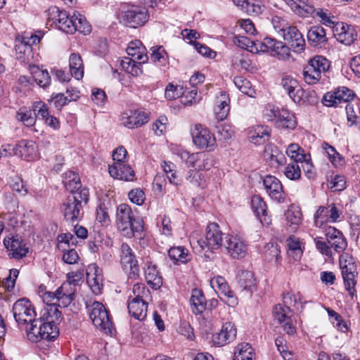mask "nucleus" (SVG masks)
I'll return each mask as SVG.
<instances>
[{
	"label": "nucleus",
	"instance_id": "61",
	"mask_svg": "<svg viewBox=\"0 0 360 360\" xmlns=\"http://www.w3.org/2000/svg\"><path fill=\"white\" fill-rule=\"evenodd\" d=\"M76 31H78L84 34H89L91 30V27L90 24L87 22L85 17L81 15L80 13H76Z\"/></svg>",
	"mask_w": 360,
	"mask_h": 360
},
{
	"label": "nucleus",
	"instance_id": "32",
	"mask_svg": "<svg viewBox=\"0 0 360 360\" xmlns=\"http://www.w3.org/2000/svg\"><path fill=\"white\" fill-rule=\"evenodd\" d=\"M251 205L254 213L263 226H269L271 219L267 214L266 205L262 198L259 195H254L252 198Z\"/></svg>",
	"mask_w": 360,
	"mask_h": 360
},
{
	"label": "nucleus",
	"instance_id": "24",
	"mask_svg": "<svg viewBox=\"0 0 360 360\" xmlns=\"http://www.w3.org/2000/svg\"><path fill=\"white\" fill-rule=\"evenodd\" d=\"M335 38L340 43L349 46L356 39L357 33L355 28L345 22H338L333 27Z\"/></svg>",
	"mask_w": 360,
	"mask_h": 360
},
{
	"label": "nucleus",
	"instance_id": "45",
	"mask_svg": "<svg viewBox=\"0 0 360 360\" xmlns=\"http://www.w3.org/2000/svg\"><path fill=\"white\" fill-rule=\"evenodd\" d=\"M254 349L249 343L243 342L237 345L233 360H255Z\"/></svg>",
	"mask_w": 360,
	"mask_h": 360
},
{
	"label": "nucleus",
	"instance_id": "18",
	"mask_svg": "<svg viewBox=\"0 0 360 360\" xmlns=\"http://www.w3.org/2000/svg\"><path fill=\"white\" fill-rule=\"evenodd\" d=\"M148 18V11L145 8L131 6L123 12L121 20L125 25L135 28L144 25Z\"/></svg>",
	"mask_w": 360,
	"mask_h": 360
},
{
	"label": "nucleus",
	"instance_id": "9",
	"mask_svg": "<svg viewBox=\"0 0 360 360\" xmlns=\"http://www.w3.org/2000/svg\"><path fill=\"white\" fill-rule=\"evenodd\" d=\"M339 264L345 288L350 294H353L352 290H354L358 274L356 262L349 253H343L340 256Z\"/></svg>",
	"mask_w": 360,
	"mask_h": 360
},
{
	"label": "nucleus",
	"instance_id": "23",
	"mask_svg": "<svg viewBox=\"0 0 360 360\" xmlns=\"http://www.w3.org/2000/svg\"><path fill=\"white\" fill-rule=\"evenodd\" d=\"M5 248L9 252L8 255L14 259H21L26 256L28 248L18 235H8L4 240Z\"/></svg>",
	"mask_w": 360,
	"mask_h": 360
},
{
	"label": "nucleus",
	"instance_id": "5",
	"mask_svg": "<svg viewBox=\"0 0 360 360\" xmlns=\"http://www.w3.org/2000/svg\"><path fill=\"white\" fill-rule=\"evenodd\" d=\"M116 225L122 234L127 238H131L136 232L143 230L141 222L135 220L131 207L127 204H121L117 207Z\"/></svg>",
	"mask_w": 360,
	"mask_h": 360
},
{
	"label": "nucleus",
	"instance_id": "7",
	"mask_svg": "<svg viewBox=\"0 0 360 360\" xmlns=\"http://www.w3.org/2000/svg\"><path fill=\"white\" fill-rule=\"evenodd\" d=\"M330 67V61L322 56H315L304 66L302 75L304 80L309 84L319 82L322 75H325Z\"/></svg>",
	"mask_w": 360,
	"mask_h": 360
},
{
	"label": "nucleus",
	"instance_id": "16",
	"mask_svg": "<svg viewBox=\"0 0 360 360\" xmlns=\"http://www.w3.org/2000/svg\"><path fill=\"white\" fill-rule=\"evenodd\" d=\"M13 313L15 320L19 326L28 325L29 321L36 316L32 304L26 298L20 299L14 303Z\"/></svg>",
	"mask_w": 360,
	"mask_h": 360
},
{
	"label": "nucleus",
	"instance_id": "26",
	"mask_svg": "<svg viewBox=\"0 0 360 360\" xmlns=\"http://www.w3.org/2000/svg\"><path fill=\"white\" fill-rule=\"evenodd\" d=\"M263 185L269 197L279 202L285 200L283 188L281 182L274 176L267 175L263 179Z\"/></svg>",
	"mask_w": 360,
	"mask_h": 360
},
{
	"label": "nucleus",
	"instance_id": "17",
	"mask_svg": "<svg viewBox=\"0 0 360 360\" xmlns=\"http://www.w3.org/2000/svg\"><path fill=\"white\" fill-rule=\"evenodd\" d=\"M120 264L124 271L127 272L131 278H136L139 274V266L136 255L127 243H122L120 247Z\"/></svg>",
	"mask_w": 360,
	"mask_h": 360
},
{
	"label": "nucleus",
	"instance_id": "42",
	"mask_svg": "<svg viewBox=\"0 0 360 360\" xmlns=\"http://www.w3.org/2000/svg\"><path fill=\"white\" fill-rule=\"evenodd\" d=\"M191 310L193 313L199 314L205 309L207 302L202 292L198 289H194L190 299Z\"/></svg>",
	"mask_w": 360,
	"mask_h": 360
},
{
	"label": "nucleus",
	"instance_id": "44",
	"mask_svg": "<svg viewBox=\"0 0 360 360\" xmlns=\"http://www.w3.org/2000/svg\"><path fill=\"white\" fill-rule=\"evenodd\" d=\"M235 5L249 15H257L262 12L259 0H233Z\"/></svg>",
	"mask_w": 360,
	"mask_h": 360
},
{
	"label": "nucleus",
	"instance_id": "2",
	"mask_svg": "<svg viewBox=\"0 0 360 360\" xmlns=\"http://www.w3.org/2000/svg\"><path fill=\"white\" fill-rule=\"evenodd\" d=\"M76 285L70 281L63 283L54 292H44L41 294L43 302L46 304L44 309L53 306L66 307L75 300Z\"/></svg>",
	"mask_w": 360,
	"mask_h": 360
},
{
	"label": "nucleus",
	"instance_id": "33",
	"mask_svg": "<svg viewBox=\"0 0 360 360\" xmlns=\"http://www.w3.org/2000/svg\"><path fill=\"white\" fill-rule=\"evenodd\" d=\"M264 158L271 167L275 168L283 165L285 161L284 155L276 146L272 144H269L265 146Z\"/></svg>",
	"mask_w": 360,
	"mask_h": 360
},
{
	"label": "nucleus",
	"instance_id": "56",
	"mask_svg": "<svg viewBox=\"0 0 360 360\" xmlns=\"http://www.w3.org/2000/svg\"><path fill=\"white\" fill-rule=\"evenodd\" d=\"M236 86L244 94L255 97V91L252 88L251 83L243 77H236L233 80Z\"/></svg>",
	"mask_w": 360,
	"mask_h": 360
},
{
	"label": "nucleus",
	"instance_id": "41",
	"mask_svg": "<svg viewBox=\"0 0 360 360\" xmlns=\"http://www.w3.org/2000/svg\"><path fill=\"white\" fill-rule=\"evenodd\" d=\"M63 183L71 194L82 189L79 174L72 171H68L64 174Z\"/></svg>",
	"mask_w": 360,
	"mask_h": 360
},
{
	"label": "nucleus",
	"instance_id": "51",
	"mask_svg": "<svg viewBox=\"0 0 360 360\" xmlns=\"http://www.w3.org/2000/svg\"><path fill=\"white\" fill-rule=\"evenodd\" d=\"M287 155L293 160V162L302 163L306 160L307 154L304 150L297 143H291L288 145L285 151Z\"/></svg>",
	"mask_w": 360,
	"mask_h": 360
},
{
	"label": "nucleus",
	"instance_id": "53",
	"mask_svg": "<svg viewBox=\"0 0 360 360\" xmlns=\"http://www.w3.org/2000/svg\"><path fill=\"white\" fill-rule=\"evenodd\" d=\"M239 284L241 288L247 290H252L256 285L254 274L250 271H243L239 274Z\"/></svg>",
	"mask_w": 360,
	"mask_h": 360
},
{
	"label": "nucleus",
	"instance_id": "39",
	"mask_svg": "<svg viewBox=\"0 0 360 360\" xmlns=\"http://www.w3.org/2000/svg\"><path fill=\"white\" fill-rule=\"evenodd\" d=\"M269 130L267 127L257 125L251 128L248 132V138L254 144L260 145L269 140Z\"/></svg>",
	"mask_w": 360,
	"mask_h": 360
},
{
	"label": "nucleus",
	"instance_id": "14",
	"mask_svg": "<svg viewBox=\"0 0 360 360\" xmlns=\"http://www.w3.org/2000/svg\"><path fill=\"white\" fill-rule=\"evenodd\" d=\"M191 134L194 145L199 149H214L216 139L209 129L201 124H195L191 129Z\"/></svg>",
	"mask_w": 360,
	"mask_h": 360
},
{
	"label": "nucleus",
	"instance_id": "64",
	"mask_svg": "<svg viewBox=\"0 0 360 360\" xmlns=\"http://www.w3.org/2000/svg\"><path fill=\"white\" fill-rule=\"evenodd\" d=\"M184 94V88L180 85L175 86L170 83L165 89V97L169 100L176 99Z\"/></svg>",
	"mask_w": 360,
	"mask_h": 360
},
{
	"label": "nucleus",
	"instance_id": "13",
	"mask_svg": "<svg viewBox=\"0 0 360 360\" xmlns=\"http://www.w3.org/2000/svg\"><path fill=\"white\" fill-rule=\"evenodd\" d=\"M222 235L219 225L216 223H210L206 228L205 238L198 240L197 244L201 250L218 249L224 245Z\"/></svg>",
	"mask_w": 360,
	"mask_h": 360
},
{
	"label": "nucleus",
	"instance_id": "47",
	"mask_svg": "<svg viewBox=\"0 0 360 360\" xmlns=\"http://www.w3.org/2000/svg\"><path fill=\"white\" fill-rule=\"evenodd\" d=\"M33 79L41 87L46 88L51 84V77L46 70H41L38 66L30 68Z\"/></svg>",
	"mask_w": 360,
	"mask_h": 360
},
{
	"label": "nucleus",
	"instance_id": "50",
	"mask_svg": "<svg viewBox=\"0 0 360 360\" xmlns=\"http://www.w3.org/2000/svg\"><path fill=\"white\" fill-rule=\"evenodd\" d=\"M32 112V109L22 107L16 112V119L26 127H32L36 122V117Z\"/></svg>",
	"mask_w": 360,
	"mask_h": 360
},
{
	"label": "nucleus",
	"instance_id": "49",
	"mask_svg": "<svg viewBox=\"0 0 360 360\" xmlns=\"http://www.w3.org/2000/svg\"><path fill=\"white\" fill-rule=\"evenodd\" d=\"M285 218L288 224L291 226L292 229H296L302 223V214L300 209L297 207L292 206L287 210Z\"/></svg>",
	"mask_w": 360,
	"mask_h": 360
},
{
	"label": "nucleus",
	"instance_id": "30",
	"mask_svg": "<svg viewBox=\"0 0 360 360\" xmlns=\"http://www.w3.org/2000/svg\"><path fill=\"white\" fill-rule=\"evenodd\" d=\"M108 172L112 178L127 181H133L135 176L131 167L123 162H114L109 166Z\"/></svg>",
	"mask_w": 360,
	"mask_h": 360
},
{
	"label": "nucleus",
	"instance_id": "31",
	"mask_svg": "<svg viewBox=\"0 0 360 360\" xmlns=\"http://www.w3.org/2000/svg\"><path fill=\"white\" fill-rule=\"evenodd\" d=\"M236 328L231 322L225 323L219 333L214 337V342L219 347L233 341L236 337Z\"/></svg>",
	"mask_w": 360,
	"mask_h": 360
},
{
	"label": "nucleus",
	"instance_id": "8",
	"mask_svg": "<svg viewBox=\"0 0 360 360\" xmlns=\"http://www.w3.org/2000/svg\"><path fill=\"white\" fill-rule=\"evenodd\" d=\"M40 314L43 321V340H52L55 339L59 334L56 323L60 319V312L57 307L51 306L43 309Z\"/></svg>",
	"mask_w": 360,
	"mask_h": 360
},
{
	"label": "nucleus",
	"instance_id": "21",
	"mask_svg": "<svg viewBox=\"0 0 360 360\" xmlns=\"http://www.w3.org/2000/svg\"><path fill=\"white\" fill-rule=\"evenodd\" d=\"M354 97L352 90L345 86L339 87L334 91L326 93L323 103L327 107H336L341 103H349Z\"/></svg>",
	"mask_w": 360,
	"mask_h": 360
},
{
	"label": "nucleus",
	"instance_id": "22",
	"mask_svg": "<svg viewBox=\"0 0 360 360\" xmlns=\"http://www.w3.org/2000/svg\"><path fill=\"white\" fill-rule=\"evenodd\" d=\"M227 253L233 259L243 258L248 250L244 240L238 236L227 235L224 242Z\"/></svg>",
	"mask_w": 360,
	"mask_h": 360
},
{
	"label": "nucleus",
	"instance_id": "60",
	"mask_svg": "<svg viewBox=\"0 0 360 360\" xmlns=\"http://www.w3.org/2000/svg\"><path fill=\"white\" fill-rule=\"evenodd\" d=\"M217 134L221 141L230 139L234 134L232 127L228 124H219L217 126Z\"/></svg>",
	"mask_w": 360,
	"mask_h": 360
},
{
	"label": "nucleus",
	"instance_id": "40",
	"mask_svg": "<svg viewBox=\"0 0 360 360\" xmlns=\"http://www.w3.org/2000/svg\"><path fill=\"white\" fill-rule=\"evenodd\" d=\"M275 125L278 128L294 129L297 126V122L293 113L285 108H282L278 115Z\"/></svg>",
	"mask_w": 360,
	"mask_h": 360
},
{
	"label": "nucleus",
	"instance_id": "48",
	"mask_svg": "<svg viewBox=\"0 0 360 360\" xmlns=\"http://www.w3.org/2000/svg\"><path fill=\"white\" fill-rule=\"evenodd\" d=\"M286 242L288 246V255L295 261L299 260L303 253L300 239L294 236H290Z\"/></svg>",
	"mask_w": 360,
	"mask_h": 360
},
{
	"label": "nucleus",
	"instance_id": "38",
	"mask_svg": "<svg viewBox=\"0 0 360 360\" xmlns=\"http://www.w3.org/2000/svg\"><path fill=\"white\" fill-rule=\"evenodd\" d=\"M229 96L225 93L221 92L220 94L216 97L214 112L218 120H224L227 117L229 112Z\"/></svg>",
	"mask_w": 360,
	"mask_h": 360
},
{
	"label": "nucleus",
	"instance_id": "10",
	"mask_svg": "<svg viewBox=\"0 0 360 360\" xmlns=\"http://www.w3.org/2000/svg\"><path fill=\"white\" fill-rule=\"evenodd\" d=\"M256 52H267L280 60H287L290 56V49L282 41L271 37H265L262 41H256Z\"/></svg>",
	"mask_w": 360,
	"mask_h": 360
},
{
	"label": "nucleus",
	"instance_id": "29",
	"mask_svg": "<svg viewBox=\"0 0 360 360\" xmlns=\"http://www.w3.org/2000/svg\"><path fill=\"white\" fill-rule=\"evenodd\" d=\"M143 269L148 284L154 289L159 288L162 283V277L156 264L150 258L148 257L145 259Z\"/></svg>",
	"mask_w": 360,
	"mask_h": 360
},
{
	"label": "nucleus",
	"instance_id": "54",
	"mask_svg": "<svg viewBox=\"0 0 360 360\" xmlns=\"http://www.w3.org/2000/svg\"><path fill=\"white\" fill-rule=\"evenodd\" d=\"M345 110L348 122L352 124L360 122V103H347Z\"/></svg>",
	"mask_w": 360,
	"mask_h": 360
},
{
	"label": "nucleus",
	"instance_id": "15",
	"mask_svg": "<svg viewBox=\"0 0 360 360\" xmlns=\"http://www.w3.org/2000/svg\"><path fill=\"white\" fill-rule=\"evenodd\" d=\"M39 41L40 37L36 34L25 33L23 35L18 36L15 41L17 59L22 62L28 60L32 54V45L38 44Z\"/></svg>",
	"mask_w": 360,
	"mask_h": 360
},
{
	"label": "nucleus",
	"instance_id": "19",
	"mask_svg": "<svg viewBox=\"0 0 360 360\" xmlns=\"http://www.w3.org/2000/svg\"><path fill=\"white\" fill-rule=\"evenodd\" d=\"M210 285L214 290L219 295L224 296L221 299L230 307H235L238 304V299L230 290V288L222 276H217L210 280Z\"/></svg>",
	"mask_w": 360,
	"mask_h": 360
},
{
	"label": "nucleus",
	"instance_id": "55",
	"mask_svg": "<svg viewBox=\"0 0 360 360\" xmlns=\"http://www.w3.org/2000/svg\"><path fill=\"white\" fill-rule=\"evenodd\" d=\"M186 180L195 187H200L203 188L206 186L204 175L196 169H192L188 172Z\"/></svg>",
	"mask_w": 360,
	"mask_h": 360
},
{
	"label": "nucleus",
	"instance_id": "4",
	"mask_svg": "<svg viewBox=\"0 0 360 360\" xmlns=\"http://www.w3.org/2000/svg\"><path fill=\"white\" fill-rule=\"evenodd\" d=\"M148 294L149 290L143 284L134 285L132 295H130L128 298V310L129 314L134 319L142 321L146 317L148 304L146 298Z\"/></svg>",
	"mask_w": 360,
	"mask_h": 360
},
{
	"label": "nucleus",
	"instance_id": "59",
	"mask_svg": "<svg viewBox=\"0 0 360 360\" xmlns=\"http://www.w3.org/2000/svg\"><path fill=\"white\" fill-rule=\"evenodd\" d=\"M178 156L186 162L188 167L197 168V164L199 158V153L190 154L188 151L180 150L177 153Z\"/></svg>",
	"mask_w": 360,
	"mask_h": 360
},
{
	"label": "nucleus",
	"instance_id": "1",
	"mask_svg": "<svg viewBox=\"0 0 360 360\" xmlns=\"http://www.w3.org/2000/svg\"><path fill=\"white\" fill-rule=\"evenodd\" d=\"M127 53L128 57L122 60L120 65L126 72L137 77L142 73V64L148 60L146 49L139 40L131 41L127 48Z\"/></svg>",
	"mask_w": 360,
	"mask_h": 360
},
{
	"label": "nucleus",
	"instance_id": "12",
	"mask_svg": "<svg viewBox=\"0 0 360 360\" xmlns=\"http://www.w3.org/2000/svg\"><path fill=\"white\" fill-rule=\"evenodd\" d=\"M49 20L52 21L56 26L67 34H73L76 32V13L70 15L66 11H60L58 7L49 9Z\"/></svg>",
	"mask_w": 360,
	"mask_h": 360
},
{
	"label": "nucleus",
	"instance_id": "34",
	"mask_svg": "<svg viewBox=\"0 0 360 360\" xmlns=\"http://www.w3.org/2000/svg\"><path fill=\"white\" fill-rule=\"evenodd\" d=\"M23 326H25L27 336L30 341L37 342L43 340V321L41 314L39 319H35L34 317L31 321H29L28 325L25 324Z\"/></svg>",
	"mask_w": 360,
	"mask_h": 360
},
{
	"label": "nucleus",
	"instance_id": "62",
	"mask_svg": "<svg viewBox=\"0 0 360 360\" xmlns=\"http://www.w3.org/2000/svg\"><path fill=\"white\" fill-rule=\"evenodd\" d=\"M34 115L37 118L45 120L49 115V108L47 105L41 102H35L32 105Z\"/></svg>",
	"mask_w": 360,
	"mask_h": 360
},
{
	"label": "nucleus",
	"instance_id": "57",
	"mask_svg": "<svg viewBox=\"0 0 360 360\" xmlns=\"http://www.w3.org/2000/svg\"><path fill=\"white\" fill-rule=\"evenodd\" d=\"M214 163L212 155L207 153H199V158L197 164L198 170H209Z\"/></svg>",
	"mask_w": 360,
	"mask_h": 360
},
{
	"label": "nucleus",
	"instance_id": "58",
	"mask_svg": "<svg viewBox=\"0 0 360 360\" xmlns=\"http://www.w3.org/2000/svg\"><path fill=\"white\" fill-rule=\"evenodd\" d=\"M285 176L290 180H298L301 177V169L299 163L292 162L289 163L284 170Z\"/></svg>",
	"mask_w": 360,
	"mask_h": 360
},
{
	"label": "nucleus",
	"instance_id": "25",
	"mask_svg": "<svg viewBox=\"0 0 360 360\" xmlns=\"http://www.w3.org/2000/svg\"><path fill=\"white\" fill-rule=\"evenodd\" d=\"M283 39L291 46L295 53H301L304 49L305 41L301 32L295 26H288L282 32Z\"/></svg>",
	"mask_w": 360,
	"mask_h": 360
},
{
	"label": "nucleus",
	"instance_id": "27",
	"mask_svg": "<svg viewBox=\"0 0 360 360\" xmlns=\"http://www.w3.org/2000/svg\"><path fill=\"white\" fill-rule=\"evenodd\" d=\"M290 307L283 306L278 304L274 307V315L276 320L280 324H282L283 330L288 335H292L295 333V327L294 326L291 316Z\"/></svg>",
	"mask_w": 360,
	"mask_h": 360
},
{
	"label": "nucleus",
	"instance_id": "46",
	"mask_svg": "<svg viewBox=\"0 0 360 360\" xmlns=\"http://www.w3.org/2000/svg\"><path fill=\"white\" fill-rule=\"evenodd\" d=\"M168 255L175 263L185 264L191 259V255L183 246L172 247L168 250Z\"/></svg>",
	"mask_w": 360,
	"mask_h": 360
},
{
	"label": "nucleus",
	"instance_id": "36",
	"mask_svg": "<svg viewBox=\"0 0 360 360\" xmlns=\"http://www.w3.org/2000/svg\"><path fill=\"white\" fill-rule=\"evenodd\" d=\"M18 156L27 160L34 159L37 155L35 143L30 140L22 139L17 142Z\"/></svg>",
	"mask_w": 360,
	"mask_h": 360
},
{
	"label": "nucleus",
	"instance_id": "52",
	"mask_svg": "<svg viewBox=\"0 0 360 360\" xmlns=\"http://www.w3.org/2000/svg\"><path fill=\"white\" fill-rule=\"evenodd\" d=\"M96 220L101 226H107L110 224V219L108 214V204L105 202H99L96 210Z\"/></svg>",
	"mask_w": 360,
	"mask_h": 360
},
{
	"label": "nucleus",
	"instance_id": "6",
	"mask_svg": "<svg viewBox=\"0 0 360 360\" xmlns=\"http://www.w3.org/2000/svg\"><path fill=\"white\" fill-rule=\"evenodd\" d=\"M86 307L89 317L95 327L104 333L112 335L114 326L105 306L101 302L95 301L91 304L87 305Z\"/></svg>",
	"mask_w": 360,
	"mask_h": 360
},
{
	"label": "nucleus",
	"instance_id": "43",
	"mask_svg": "<svg viewBox=\"0 0 360 360\" xmlns=\"http://www.w3.org/2000/svg\"><path fill=\"white\" fill-rule=\"evenodd\" d=\"M69 67L71 75L76 79H81L84 77V64L79 54L74 53L70 56Z\"/></svg>",
	"mask_w": 360,
	"mask_h": 360
},
{
	"label": "nucleus",
	"instance_id": "28",
	"mask_svg": "<svg viewBox=\"0 0 360 360\" xmlns=\"http://www.w3.org/2000/svg\"><path fill=\"white\" fill-rule=\"evenodd\" d=\"M122 124L128 129L138 128L148 122L146 114L141 110H127L121 115Z\"/></svg>",
	"mask_w": 360,
	"mask_h": 360
},
{
	"label": "nucleus",
	"instance_id": "63",
	"mask_svg": "<svg viewBox=\"0 0 360 360\" xmlns=\"http://www.w3.org/2000/svg\"><path fill=\"white\" fill-rule=\"evenodd\" d=\"M328 213L329 222L335 223L343 219L342 210L341 207L331 204L326 207Z\"/></svg>",
	"mask_w": 360,
	"mask_h": 360
},
{
	"label": "nucleus",
	"instance_id": "11",
	"mask_svg": "<svg viewBox=\"0 0 360 360\" xmlns=\"http://www.w3.org/2000/svg\"><path fill=\"white\" fill-rule=\"evenodd\" d=\"M256 52H267L280 60H287L290 56V49L282 41L271 37H265L262 41H256Z\"/></svg>",
	"mask_w": 360,
	"mask_h": 360
},
{
	"label": "nucleus",
	"instance_id": "20",
	"mask_svg": "<svg viewBox=\"0 0 360 360\" xmlns=\"http://www.w3.org/2000/svg\"><path fill=\"white\" fill-rule=\"evenodd\" d=\"M281 86L287 92L289 97L299 105L304 103V90L300 86L297 79L290 75H285L282 77Z\"/></svg>",
	"mask_w": 360,
	"mask_h": 360
},
{
	"label": "nucleus",
	"instance_id": "35",
	"mask_svg": "<svg viewBox=\"0 0 360 360\" xmlns=\"http://www.w3.org/2000/svg\"><path fill=\"white\" fill-rule=\"evenodd\" d=\"M296 14L305 17L315 13V8L308 0H283Z\"/></svg>",
	"mask_w": 360,
	"mask_h": 360
},
{
	"label": "nucleus",
	"instance_id": "3",
	"mask_svg": "<svg viewBox=\"0 0 360 360\" xmlns=\"http://www.w3.org/2000/svg\"><path fill=\"white\" fill-rule=\"evenodd\" d=\"M89 195V190L83 188L67 198L63 205V214L67 221L74 224L82 218V207L87 203Z\"/></svg>",
	"mask_w": 360,
	"mask_h": 360
},
{
	"label": "nucleus",
	"instance_id": "37",
	"mask_svg": "<svg viewBox=\"0 0 360 360\" xmlns=\"http://www.w3.org/2000/svg\"><path fill=\"white\" fill-rule=\"evenodd\" d=\"M307 38L312 46L317 47L325 46L328 41L324 28L319 25L310 28L307 33Z\"/></svg>",
	"mask_w": 360,
	"mask_h": 360
}]
</instances>
